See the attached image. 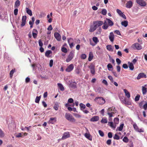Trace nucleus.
Here are the masks:
<instances>
[{
	"mask_svg": "<svg viewBox=\"0 0 147 147\" xmlns=\"http://www.w3.org/2000/svg\"><path fill=\"white\" fill-rule=\"evenodd\" d=\"M94 26H91L89 30V31L92 32L94 31L98 27L104 25V22L101 21H96L93 22Z\"/></svg>",
	"mask_w": 147,
	"mask_h": 147,
	"instance_id": "nucleus-1",
	"label": "nucleus"
},
{
	"mask_svg": "<svg viewBox=\"0 0 147 147\" xmlns=\"http://www.w3.org/2000/svg\"><path fill=\"white\" fill-rule=\"evenodd\" d=\"M114 25V23L109 18H106L104 22V25L102 26V29L107 30L109 26H112Z\"/></svg>",
	"mask_w": 147,
	"mask_h": 147,
	"instance_id": "nucleus-2",
	"label": "nucleus"
},
{
	"mask_svg": "<svg viewBox=\"0 0 147 147\" xmlns=\"http://www.w3.org/2000/svg\"><path fill=\"white\" fill-rule=\"evenodd\" d=\"M65 118L68 121L72 122H75L76 120L70 113H66L65 114Z\"/></svg>",
	"mask_w": 147,
	"mask_h": 147,
	"instance_id": "nucleus-3",
	"label": "nucleus"
},
{
	"mask_svg": "<svg viewBox=\"0 0 147 147\" xmlns=\"http://www.w3.org/2000/svg\"><path fill=\"white\" fill-rule=\"evenodd\" d=\"M94 100L100 104H103L105 102V99L102 97H96Z\"/></svg>",
	"mask_w": 147,
	"mask_h": 147,
	"instance_id": "nucleus-4",
	"label": "nucleus"
},
{
	"mask_svg": "<svg viewBox=\"0 0 147 147\" xmlns=\"http://www.w3.org/2000/svg\"><path fill=\"white\" fill-rule=\"evenodd\" d=\"M139 105L140 108H142V107L143 109L146 110L147 109V102L144 100L142 101L139 103Z\"/></svg>",
	"mask_w": 147,
	"mask_h": 147,
	"instance_id": "nucleus-5",
	"label": "nucleus"
},
{
	"mask_svg": "<svg viewBox=\"0 0 147 147\" xmlns=\"http://www.w3.org/2000/svg\"><path fill=\"white\" fill-rule=\"evenodd\" d=\"M74 56V53L72 52H70L66 59V61L67 62H69L72 59Z\"/></svg>",
	"mask_w": 147,
	"mask_h": 147,
	"instance_id": "nucleus-6",
	"label": "nucleus"
},
{
	"mask_svg": "<svg viewBox=\"0 0 147 147\" xmlns=\"http://www.w3.org/2000/svg\"><path fill=\"white\" fill-rule=\"evenodd\" d=\"M137 3L141 6L144 7L146 5V2L143 0H136Z\"/></svg>",
	"mask_w": 147,
	"mask_h": 147,
	"instance_id": "nucleus-7",
	"label": "nucleus"
},
{
	"mask_svg": "<svg viewBox=\"0 0 147 147\" xmlns=\"http://www.w3.org/2000/svg\"><path fill=\"white\" fill-rule=\"evenodd\" d=\"M88 67L90 69L91 74L93 75H94L95 74V66L93 64H91Z\"/></svg>",
	"mask_w": 147,
	"mask_h": 147,
	"instance_id": "nucleus-8",
	"label": "nucleus"
},
{
	"mask_svg": "<svg viewBox=\"0 0 147 147\" xmlns=\"http://www.w3.org/2000/svg\"><path fill=\"white\" fill-rule=\"evenodd\" d=\"M74 68V66L73 64H71L67 66V67L65 69V71L68 72H69L71 71Z\"/></svg>",
	"mask_w": 147,
	"mask_h": 147,
	"instance_id": "nucleus-9",
	"label": "nucleus"
},
{
	"mask_svg": "<svg viewBox=\"0 0 147 147\" xmlns=\"http://www.w3.org/2000/svg\"><path fill=\"white\" fill-rule=\"evenodd\" d=\"M113 110V109L111 107L109 108L107 110V113L109 117H112L113 114L114 113L113 112H112Z\"/></svg>",
	"mask_w": 147,
	"mask_h": 147,
	"instance_id": "nucleus-10",
	"label": "nucleus"
},
{
	"mask_svg": "<svg viewBox=\"0 0 147 147\" xmlns=\"http://www.w3.org/2000/svg\"><path fill=\"white\" fill-rule=\"evenodd\" d=\"M70 135L68 132H65L64 133L61 138L62 140H64L69 137Z\"/></svg>",
	"mask_w": 147,
	"mask_h": 147,
	"instance_id": "nucleus-11",
	"label": "nucleus"
},
{
	"mask_svg": "<svg viewBox=\"0 0 147 147\" xmlns=\"http://www.w3.org/2000/svg\"><path fill=\"white\" fill-rule=\"evenodd\" d=\"M26 16H23L22 19V22L21 25V27L24 26L26 24Z\"/></svg>",
	"mask_w": 147,
	"mask_h": 147,
	"instance_id": "nucleus-12",
	"label": "nucleus"
},
{
	"mask_svg": "<svg viewBox=\"0 0 147 147\" xmlns=\"http://www.w3.org/2000/svg\"><path fill=\"white\" fill-rule=\"evenodd\" d=\"M146 78V75L143 73H141L139 74L137 77V80H139L142 78Z\"/></svg>",
	"mask_w": 147,
	"mask_h": 147,
	"instance_id": "nucleus-13",
	"label": "nucleus"
},
{
	"mask_svg": "<svg viewBox=\"0 0 147 147\" xmlns=\"http://www.w3.org/2000/svg\"><path fill=\"white\" fill-rule=\"evenodd\" d=\"M116 11L124 19H126V17L122 13V11L119 9H117L116 10Z\"/></svg>",
	"mask_w": 147,
	"mask_h": 147,
	"instance_id": "nucleus-14",
	"label": "nucleus"
},
{
	"mask_svg": "<svg viewBox=\"0 0 147 147\" xmlns=\"http://www.w3.org/2000/svg\"><path fill=\"white\" fill-rule=\"evenodd\" d=\"M96 53L97 55H100L101 53L102 52V49L98 46L96 48Z\"/></svg>",
	"mask_w": 147,
	"mask_h": 147,
	"instance_id": "nucleus-15",
	"label": "nucleus"
},
{
	"mask_svg": "<svg viewBox=\"0 0 147 147\" xmlns=\"http://www.w3.org/2000/svg\"><path fill=\"white\" fill-rule=\"evenodd\" d=\"M54 36L57 40L59 41L61 40V36L58 32H55L54 33Z\"/></svg>",
	"mask_w": 147,
	"mask_h": 147,
	"instance_id": "nucleus-16",
	"label": "nucleus"
},
{
	"mask_svg": "<svg viewBox=\"0 0 147 147\" xmlns=\"http://www.w3.org/2000/svg\"><path fill=\"white\" fill-rule=\"evenodd\" d=\"M114 34L113 32L110 33L109 35V39L111 42H113L114 40Z\"/></svg>",
	"mask_w": 147,
	"mask_h": 147,
	"instance_id": "nucleus-17",
	"label": "nucleus"
},
{
	"mask_svg": "<svg viewBox=\"0 0 147 147\" xmlns=\"http://www.w3.org/2000/svg\"><path fill=\"white\" fill-rule=\"evenodd\" d=\"M134 45L136 48V49L137 50H140L142 48L141 45L138 43H135Z\"/></svg>",
	"mask_w": 147,
	"mask_h": 147,
	"instance_id": "nucleus-18",
	"label": "nucleus"
},
{
	"mask_svg": "<svg viewBox=\"0 0 147 147\" xmlns=\"http://www.w3.org/2000/svg\"><path fill=\"white\" fill-rule=\"evenodd\" d=\"M57 121V119L56 117L51 118L49 121V123L53 124Z\"/></svg>",
	"mask_w": 147,
	"mask_h": 147,
	"instance_id": "nucleus-19",
	"label": "nucleus"
},
{
	"mask_svg": "<svg viewBox=\"0 0 147 147\" xmlns=\"http://www.w3.org/2000/svg\"><path fill=\"white\" fill-rule=\"evenodd\" d=\"M132 2L131 1H129L126 4V7L127 8H130L132 7Z\"/></svg>",
	"mask_w": 147,
	"mask_h": 147,
	"instance_id": "nucleus-20",
	"label": "nucleus"
},
{
	"mask_svg": "<svg viewBox=\"0 0 147 147\" xmlns=\"http://www.w3.org/2000/svg\"><path fill=\"white\" fill-rule=\"evenodd\" d=\"M146 86H147V85L146 84L144 86H143L142 87V94L144 95L147 92Z\"/></svg>",
	"mask_w": 147,
	"mask_h": 147,
	"instance_id": "nucleus-21",
	"label": "nucleus"
},
{
	"mask_svg": "<svg viewBox=\"0 0 147 147\" xmlns=\"http://www.w3.org/2000/svg\"><path fill=\"white\" fill-rule=\"evenodd\" d=\"M84 136L85 137L89 140L90 141L92 140V136L90 134L86 133L84 134Z\"/></svg>",
	"mask_w": 147,
	"mask_h": 147,
	"instance_id": "nucleus-22",
	"label": "nucleus"
},
{
	"mask_svg": "<svg viewBox=\"0 0 147 147\" xmlns=\"http://www.w3.org/2000/svg\"><path fill=\"white\" fill-rule=\"evenodd\" d=\"M123 91L125 94L126 96L128 98H129L130 97V93L126 89H124Z\"/></svg>",
	"mask_w": 147,
	"mask_h": 147,
	"instance_id": "nucleus-23",
	"label": "nucleus"
},
{
	"mask_svg": "<svg viewBox=\"0 0 147 147\" xmlns=\"http://www.w3.org/2000/svg\"><path fill=\"white\" fill-rule=\"evenodd\" d=\"M99 117L98 116H95L92 118L90 119L91 121H96L98 120Z\"/></svg>",
	"mask_w": 147,
	"mask_h": 147,
	"instance_id": "nucleus-24",
	"label": "nucleus"
},
{
	"mask_svg": "<svg viewBox=\"0 0 147 147\" xmlns=\"http://www.w3.org/2000/svg\"><path fill=\"white\" fill-rule=\"evenodd\" d=\"M57 85L59 88L61 90L63 91L64 90V88L62 84L58 83L57 84Z\"/></svg>",
	"mask_w": 147,
	"mask_h": 147,
	"instance_id": "nucleus-25",
	"label": "nucleus"
},
{
	"mask_svg": "<svg viewBox=\"0 0 147 147\" xmlns=\"http://www.w3.org/2000/svg\"><path fill=\"white\" fill-rule=\"evenodd\" d=\"M121 25L125 27H127L128 24V22L127 20H125L123 21H122L121 22Z\"/></svg>",
	"mask_w": 147,
	"mask_h": 147,
	"instance_id": "nucleus-26",
	"label": "nucleus"
},
{
	"mask_svg": "<svg viewBox=\"0 0 147 147\" xmlns=\"http://www.w3.org/2000/svg\"><path fill=\"white\" fill-rule=\"evenodd\" d=\"M128 64H129V68L131 70H133L134 68V66L133 63H130V62H129Z\"/></svg>",
	"mask_w": 147,
	"mask_h": 147,
	"instance_id": "nucleus-27",
	"label": "nucleus"
},
{
	"mask_svg": "<svg viewBox=\"0 0 147 147\" xmlns=\"http://www.w3.org/2000/svg\"><path fill=\"white\" fill-rule=\"evenodd\" d=\"M92 40L94 43H95V44H97L99 42L98 38L96 37H93L92 38Z\"/></svg>",
	"mask_w": 147,
	"mask_h": 147,
	"instance_id": "nucleus-28",
	"label": "nucleus"
},
{
	"mask_svg": "<svg viewBox=\"0 0 147 147\" xmlns=\"http://www.w3.org/2000/svg\"><path fill=\"white\" fill-rule=\"evenodd\" d=\"M52 53L51 50H48L45 53V56L48 57H49V55Z\"/></svg>",
	"mask_w": 147,
	"mask_h": 147,
	"instance_id": "nucleus-29",
	"label": "nucleus"
},
{
	"mask_svg": "<svg viewBox=\"0 0 147 147\" xmlns=\"http://www.w3.org/2000/svg\"><path fill=\"white\" fill-rule=\"evenodd\" d=\"M93 56L92 52H90L89 55L88 60L89 61H91L93 59Z\"/></svg>",
	"mask_w": 147,
	"mask_h": 147,
	"instance_id": "nucleus-30",
	"label": "nucleus"
},
{
	"mask_svg": "<svg viewBox=\"0 0 147 147\" xmlns=\"http://www.w3.org/2000/svg\"><path fill=\"white\" fill-rule=\"evenodd\" d=\"M123 126L124 124L123 123L121 124L119 127H117V130H118L120 131H121L122 130Z\"/></svg>",
	"mask_w": 147,
	"mask_h": 147,
	"instance_id": "nucleus-31",
	"label": "nucleus"
},
{
	"mask_svg": "<svg viewBox=\"0 0 147 147\" xmlns=\"http://www.w3.org/2000/svg\"><path fill=\"white\" fill-rule=\"evenodd\" d=\"M26 10L27 13L29 14L30 16H32V13L31 10L29 9L28 8H26Z\"/></svg>",
	"mask_w": 147,
	"mask_h": 147,
	"instance_id": "nucleus-32",
	"label": "nucleus"
},
{
	"mask_svg": "<svg viewBox=\"0 0 147 147\" xmlns=\"http://www.w3.org/2000/svg\"><path fill=\"white\" fill-rule=\"evenodd\" d=\"M108 125L110 126L113 128H115L116 127V125H114L113 123L112 122H109Z\"/></svg>",
	"mask_w": 147,
	"mask_h": 147,
	"instance_id": "nucleus-33",
	"label": "nucleus"
},
{
	"mask_svg": "<svg viewBox=\"0 0 147 147\" xmlns=\"http://www.w3.org/2000/svg\"><path fill=\"white\" fill-rule=\"evenodd\" d=\"M20 3L19 0H17L15 2V7H18L20 5Z\"/></svg>",
	"mask_w": 147,
	"mask_h": 147,
	"instance_id": "nucleus-34",
	"label": "nucleus"
},
{
	"mask_svg": "<svg viewBox=\"0 0 147 147\" xmlns=\"http://www.w3.org/2000/svg\"><path fill=\"white\" fill-rule=\"evenodd\" d=\"M108 122V120L107 118H102L101 121V122L102 123H107Z\"/></svg>",
	"mask_w": 147,
	"mask_h": 147,
	"instance_id": "nucleus-35",
	"label": "nucleus"
},
{
	"mask_svg": "<svg viewBox=\"0 0 147 147\" xmlns=\"http://www.w3.org/2000/svg\"><path fill=\"white\" fill-rule=\"evenodd\" d=\"M5 134L3 131L0 129V137L1 138H3L5 136Z\"/></svg>",
	"mask_w": 147,
	"mask_h": 147,
	"instance_id": "nucleus-36",
	"label": "nucleus"
},
{
	"mask_svg": "<svg viewBox=\"0 0 147 147\" xmlns=\"http://www.w3.org/2000/svg\"><path fill=\"white\" fill-rule=\"evenodd\" d=\"M15 69H13L10 71V77L11 78H12L13 76V74L15 72Z\"/></svg>",
	"mask_w": 147,
	"mask_h": 147,
	"instance_id": "nucleus-37",
	"label": "nucleus"
},
{
	"mask_svg": "<svg viewBox=\"0 0 147 147\" xmlns=\"http://www.w3.org/2000/svg\"><path fill=\"white\" fill-rule=\"evenodd\" d=\"M41 98V96H36L35 99V102L36 103H38L40 101V98Z\"/></svg>",
	"mask_w": 147,
	"mask_h": 147,
	"instance_id": "nucleus-38",
	"label": "nucleus"
},
{
	"mask_svg": "<svg viewBox=\"0 0 147 147\" xmlns=\"http://www.w3.org/2000/svg\"><path fill=\"white\" fill-rule=\"evenodd\" d=\"M81 71V70L79 68H77L75 70V72L77 74H80Z\"/></svg>",
	"mask_w": 147,
	"mask_h": 147,
	"instance_id": "nucleus-39",
	"label": "nucleus"
},
{
	"mask_svg": "<svg viewBox=\"0 0 147 147\" xmlns=\"http://www.w3.org/2000/svg\"><path fill=\"white\" fill-rule=\"evenodd\" d=\"M119 119L118 118L116 117L114 119V123L115 124H118L119 123Z\"/></svg>",
	"mask_w": 147,
	"mask_h": 147,
	"instance_id": "nucleus-40",
	"label": "nucleus"
},
{
	"mask_svg": "<svg viewBox=\"0 0 147 147\" xmlns=\"http://www.w3.org/2000/svg\"><path fill=\"white\" fill-rule=\"evenodd\" d=\"M140 95L138 94L137 95V96L135 97V101H138L139 100L140 98Z\"/></svg>",
	"mask_w": 147,
	"mask_h": 147,
	"instance_id": "nucleus-41",
	"label": "nucleus"
},
{
	"mask_svg": "<svg viewBox=\"0 0 147 147\" xmlns=\"http://www.w3.org/2000/svg\"><path fill=\"white\" fill-rule=\"evenodd\" d=\"M107 49L109 51H112V47L111 45H108L106 46Z\"/></svg>",
	"mask_w": 147,
	"mask_h": 147,
	"instance_id": "nucleus-42",
	"label": "nucleus"
},
{
	"mask_svg": "<svg viewBox=\"0 0 147 147\" xmlns=\"http://www.w3.org/2000/svg\"><path fill=\"white\" fill-rule=\"evenodd\" d=\"M58 107L59 105L58 103H56L54 105L53 108L55 110H57L58 109Z\"/></svg>",
	"mask_w": 147,
	"mask_h": 147,
	"instance_id": "nucleus-43",
	"label": "nucleus"
},
{
	"mask_svg": "<svg viewBox=\"0 0 147 147\" xmlns=\"http://www.w3.org/2000/svg\"><path fill=\"white\" fill-rule=\"evenodd\" d=\"M123 141L127 143L129 141V139L127 137L125 136L123 139Z\"/></svg>",
	"mask_w": 147,
	"mask_h": 147,
	"instance_id": "nucleus-44",
	"label": "nucleus"
},
{
	"mask_svg": "<svg viewBox=\"0 0 147 147\" xmlns=\"http://www.w3.org/2000/svg\"><path fill=\"white\" fill-rule=\"evenodd\" d=\"M61 50L62 52L64 53H66L67 51V49L65 47H62Z\"/></svg>",
	"mask_w": 147,
	"mask_h": 147,
	"instance_id": "nucleus-45",
	"label": "nucleus"
},
{
	"mask_svg": "<svg viewBox=\"0 0 147 147\" xmlns=\"http://www.w3.org/2000/svg\"><path fill=\"white\" fill-rule=\"evenodd\" d=\"M102 14L104 15H105L107 14V11L106 9H103L101 11Z\"/></svg>",
	"mask_w": 147,
	"mask_h": 147,
	"instance_id": "nucleus-46",
	"label": "nucleus"
},
{
	"mask_svg": "<svg viewBox=\"0 0 147 147\" xmlns=\"http://www.w3.org/2000/svg\"><path fill=\"white\" fill-rule=\"evenodd\" d=\"M113 138L114 139L116 140H118L119 139V136L117 134H115L114 136L113 137Z\"/></svg>",
	"mask_w": 147,
	"mask_h": 147,
	"instance_id": "nucleus-47",
	"label": "nucleus"
},
{
	"mask_svg": "<svg viewBox=\"0 0 147 147\" xmlns=\"http://www.w3.org/2000/svg\"><path fill=\"white\" fill-rule=\"evenodd\" d=\"M133 126L135 130L137 131L138 128L137 124L136 123H134L133 124Z\"/></svg>",
	"mask_w": 147,
	"mask_h": 147,
	"instance_id": "nucleus-48",
	"label": "nucleus"
},
{
	"mask_svg": "<svg viewBox=\"0 0 147 147\" xmlns=\"http://www.w3.org/2000/svg\"><path fill=\"white\" fill-rule=\"evenodd\" d=\"M86 54H83L81 55V59H84L86 58Z\"/></svg>",
	"mask_w": 147,
	"mask_h": 147,
	"instance_id": "nucleus-49",
	"label": "nucleus"
},
{
	"mask_svg": "<svg viewBox=\"0 0 147 147\" xmlns=\"http://www.w3.org/2000/svg\"><path fill=\"white\" fill-rule=\"evenodd\" d=\"M98 133L99 135L102 137H103L104 135V134L103 132L101 130H99L98 131Z\"/></svg>",
	"mask_w": 147,
	"mask_h": 147,
	"instance_id": "nucleus-50",
	"label": "nucleus"
},
{
	"mask_svg": "<svg viewBox=\"0 0 147 147\" xmlns=\"http://www.w3.org/2000/svg\"><path fill=\"white\" fill-rule=\"evenodd\" d=\"M68 42L69 44L74 42V40L73 39L71 38H69L68 39Z\"/></svg>",
	"mask_w": 147,
	"mask_h": 147,
	"instance_id": "nucleus-51",
	"label": "nucleus"
},
{
	"mask_svg": "<svg viewBox=\"0 0 147 147\" xmlns=\"http://www.w3.org/2000/svg\"><path fill=\"white\" fill-rule=\"evenodd\" d=\"M80 106L81 109L82 108L83 109H85L86 108L85 105L82 103H80Z\"/></svg>",
	"mask_w": 147,
	"mask_h": 147,
	"instance_id": "nucleus-52",
	"label": "nucleus"
},
{
	"mask_svg": "<svg viewBox=\"0 0 147 147\" xmlns=\"http://www.w3.org/2000/svg\"><path fill=\"white\" fill-rule=\"evenodd\" d=\"M38 43L39 46L40 47H42L43 44L41 40L40 39L39 40Z\"/></svg>",
	"mask_w": 147,
	"mask_h": 147,
	"instance_id": "nucleus-53",
	"label": "nucleus"
},
{
	"mask_svg": "<svg viewBox=\"0 0 147 147\" xmlns=\"http://www.w3.org/2000/svg\"><path fill=\"white\" fill-rule=\"evenodd\" d=\"M116 61L117 64L118 65H119L121 63V61L119 58H117L116 59Z\"/></svg>",
	"mask_w": 147,
	"mask_h": 147,
	"instance_id": "nucleus-54",
	"label": "nucleus"
},
{
	"mask_svg": "<svg viewBox=\"0 0 147 147\" xmlns=\"http://www.w3.org/2000/svg\"><path fill=\"white\" fill-rule=\"evenodd\" d=\"M53 60L52 59H51L50 60L49 63V66L50 67H51L53 66Z\"/></svg>",
	"mask_w": 147,
	"mask_h": 147,
	"instance_id": "nucleus-55",
	"label": "nucleus"
},
{
	"mask_svg": "<svg viewBox=\"0 0 147 147\" xmlns=\"http://www.w3.org/2000/svg\"><path fill=\"white\" fill-rule=\"evenodd\" d=\"M74 115L76 117L80 118L81 117V115L77 113H75L74 114Z\"/></svg>",
	"mask_w": 147,
	"mask_h": 147,
	"instance_id": "nucleus-56",
	"label": "nucleus"
},
{
	"mask_svg": "<svg viewBox=\"0 0 147 147\" xmlns=\"http://www.w3.org/2000/svg\"><path fill=\"white\" fill-rule=\"evenodd\" d=\"M108 78L112 82H113V80L112 76H108Z\"/></svg>",
	"mask_w": 147,
	"mask_h": 147,
	"instance_id": "nucleus-57",
	"label": "nucleus"
},
{
	"mask_svg": "<svg viewBox=\"0 0 147 147\" xmlns=\"http://www.w3.org/2000/svg\"><path fill=\"white\" fill-rule=\"evenodd\" d=\"M107 67L109 69H111L113 68V66L110 63H109L107 65Z\"/></svg>",
	"mask_w": 147,
	"mask_h": 147,
	"instance_id": "nucleus-58",
	"label": "nucleus"
},
{
	"mask_svg": "<svg viewBox=\"0 0 147 147\" xmlns=\"http://www.w3.org/2000/svg\"><path fill=\"white\" fill-rule=\"evenodd\" d=\"M38 34L36 33H34V32H32V36L34 38H36Z\"/></svg>",
	"mask_w": 147,
	"mask_h": 147,
	"instance_id": "nucleus-59",
	"label": "nucleus"
},
{
	"mask_svg": "<svg viewBox=\"0 0 147 147\" xmlns=\"http://www.w3.org/2000/svg\"><path fill=\"white\" fill-rule=\"evenodd\" d=\"M18 10L17 9H15L14 11V13L15 15L16 16L18 13Z\"/></svg>",
	"mask_w": 147,
	"mask_h": 147,
	"instance_id": "nucleus-60",
	"label": "nucleus"
},
{
	"mask_svg": "<svg viewBox=\"0 0 147 147\" xmlns=\"http://www.w3.org/2000/svg\"><path fill=\"white\" fill-rule=\"evenodd\" d=\"M122 67L123 68L125 69H127L128 68V66L126 64H124L122 65Z\"/></svg>",
	"mask_w": 147,
	"mask_h": 147,
	"instance_id": "nucleus-61",
	"label": "nucleus"
},
{
	"mask_svg": "<svg viewBox=\"0 0 147 147\" xmlns=\"http://www.w3.org/2000/svg\"><path fill=\"white\" fill-rule=\"evenodd\" d=\"M68 101L69 103H72L74 102V100L72 98H70L68 100Z\"/></svg>",
	"mask_w": 147,
	"mask_h": 147,
	"instance_id": "nucleus-62",
	"label": "nucleus"
},
{
	"mask_svg": "<svg viewBox=\"0 0 147 147\" xmlns=\"http://www.w3.org/2000/svg\"><path fill=\"white\" fill-rule=\"evenodd\" d=\"M117 71L118 72H119L120 71L121 67L119 65H117L116 66Z\"/></svg>",
	"mask_w": 147,
	"mask_h": 147,
	"instance_id": "nucleus-63",
	"label": "nucleus"
},
{
	"mask_svg": "<svg viewBox=\"0 0 147 147\" xmlns=\"http://www.w3.org/2000/svg\"><path fill=\"white\" fill-rule=\"evenodd\" d=\"M102 83L104 84L106 86H107L108 85L107 81L105 80H103L102 81Z\"/></svg>",
	"mask_w": 147,
	"mask_h": 147,
	"instance_id": "nucleus-64",
	"label": "nucleus"
}]
</instances>
